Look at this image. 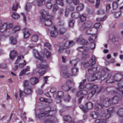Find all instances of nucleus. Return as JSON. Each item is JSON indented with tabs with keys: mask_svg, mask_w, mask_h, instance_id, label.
Returning <instances> with one entry per match:
<instances>
[{
	"mask_svg": "<svg viewBox=\"0 0 123 123\" xmlns=\"http://www.w3.org/2000/svg\"><path fill=\"white\" fill-rule=\"evenodd\" d=\"M12 16L13 18L15 19H18L20 18L19 15L15 12L13 13Z\"/></svg>",
	"mask_w": 123,
	"mask_h": 123,
	"instance_id": "nucleus-37",
	"label": "nucleus"
},
{
	"mask_svg": "<svg viewBox=\"0 0 123 123\" xmlns=\"http://www.w3.org/2000/svg\"><path fill=\"white\" fill-rule=\"evenodd\" d=\"M24 58V57L23 55H20L18 56L17 60L15 62V63H17L18 62V61L23 59Z\"/></svg>",
	"mask_w": 123,
	"mask_h": 123,
	"instance_id": "nucleus-51",
	"label": "nucleus"
},
{
	"mask_svg": "<svg viewBox=\"0 0 123 123\" xmlns=\"http://www.w3.org/2000/svg\"><path fill=\"white\" fill-rule=\"evenodd\" d=\"M103 119H96L95 121V123H105L106 122V120Z\"/></svg>",
	"mask_w": 123,
	"mask_h": 123,
	"instance_id": "nucleus-32",
	"label": "nucleus"
},
{
	"mask_svg": "<svg viewBox=\"0 0 123 123\" xmlns=\"http://www.w3.org/2000/svg\"><path fill=\"white\" fill-rule=\"evenodd\" d=\"M30 4L29 3H27L26 4V5L25 6V10L26 11H28L29 10L30 8Z\"/></svg>",
	"mask_w": 123,
	"mask_h": 123,
	"instance_id": "nucleus-60",
	"label": "nucleus"
},
{
	"mask_svg": "<svg viewBox=\"0 0 123 123\" xmlns=\"http://www.w3.org/2000/svg\"><path fill=\"white\" fill-rule=\"evenodd\" d=\"M109 70L107 68H104L101 72H99L93 74L92 76L91 80H90L89 79V80L92 81L97 79H99L100 78L103 80L105 79L109 74Z\"/></svg>",
	"mask_w": 123,
	"mask_h": 123,
	"instance_id": "nucleus-2",
	"label": "nucleus"
},
{
	"mask_svg": "<svg viewBox=\"0 0 123 123\" xmlns=\"http://www.w3.org/2000/svg\"><path fill=\"white\" fill-rule=\"evenodd\" d=\"M73 83V82L70 80H68L66 82L65 84L61 86L62 88L65 91H69L72 88V87L69 86L68 85Z\"/></svg>",
	"mask_w": 123,
	"mask_h": 123,
	"instance_id": "nucleus-13",
	"label": "nucleus"
},
{
	"mask_svg": "<svg viewBox=\"0 0 123 123\" xmlns=\"http://www.w3.org/2000/svg\"><path fill=\"white\" fill-rule=\"evenodd\" d=\"M118 102V100H106L105 101L103 102V105L101 104H96L95 107L96 109H101L103 106L108 107L110 105H111V103L113 104H116Z\"/></svg>",
	"mask_w": 123,
	"mask_h": 123,
	"instance_id": "nucleus-4",
	"label": "nucleus"
},
{
	"mask_svg": "<svg viewBox=\"0 0 123 123\" xmlns=\"http://www.w3.org/2000/svg\"><path fill=\"white\" fill-rule=\"evenodd\" d=\"M111 7L109 4L107 5L106 6V13L108 12L110 10Z\"/></svg>",
	"mask_w": 123,
	"mask_h": 123,
	"instance_id": "nucleus-58",
	"label": "nucleus"
},
{
	"mask_svg": "<svg viewBox=\"0 0 123 123\" xmlns=\"http://www.w3.org/2000/svg\"><path fill=\"white\" fill-rule=\"evenodd\" d=\"M63 11V9L62 8H61L59 9L58 11V13L60 16H61L62 15Z\"/></svg>",
	"mask_w": 123,
	"mask_h": 123,
	"instance_id": "nucleus-61",
	"label": "nucleus"
},
{
	"mask_svg": "<svg viewBox=\"0 0 123 123\" xmlns=\"http://www.w3.org/2000/svg\"><path fill=\"white\" fill-rule=\"evenodd\" d=\"M96 58L94 55L92 56L91 59L90 60L89 63L88 62H85L83 64L84 67L87 68L89 66H91L96 63Z\"/></svg>",
	"mask_w": 123,
	"mask_h": 123,
	"instance_id": "nucleus-9",
	"label": "nucleus"
},
{
	"mask_svg": "<svg viewBox=\"0 0 123 123\" xmlns=\"http://www.w3.org/2000/svg\"><path fill=\"white\" fill-rule=\"evenodd\" d=\"M77 59L74 60H72L70 61V63L72 65L75 66L76 64L78 63V62L77 61Z\"/></svg>",
	"mask_w": 123,
	"mask_h": 123,
	"instance_id": "nucleus-49",
	"label": "nucleus"
},
{
	"mask_svg": "<svg viewBox=\"0 0 123 123\" xmlns=\"http://www.w3.org/2000/svg\"><path fill=\"white\" fill-rule=\"evenodd\" d=\"M58 7L56 4H54L53 6V12L55 13L57 10L58 9Z\"/></svg>",
	"mask_w": 123,
	"mask_h": 123,
	"instance_id": "nucleus-54",
	"label": "nucleus"
},
{
	"mask_svg": "<svg viewBox=\"0 0 123 123\" xmlns=\"http://www.w3.org/2000/svg\"><path fill=\"white\" fill-rule=\"evenodd\" d=\"M17 51L15 50H13L11 51L9 56L10 58L12 60L17 55Z\"/></svg>",
	"mask_w": 123,
	"mask_h": 123,
	"instance_id": "nucleus-23",
	"label": "nucleus"
},
{
	"mask_svg": "<svg viewBox=\"0 0 123 123\" xmlns=\"http://www.w3.org/2000/svg\"><path fill=\"white\" fill-rule=\"evenodd\" d=\"M113 112V108H111L107 110V113L105 114L104 112H102L99 113L98 115L95 112H92L91 113L90 116L91 117L94 119L97 118L98 119H101L102 117H105V119H108L111 116L112 113Z\"/></svg>",
	"mask_w": 123,
	"mask_h": 123,
	"instance_id": "nucleus-1",
	"label": "nucleus"
},
{
	"mask_svg": "<svg viewBox=\"0 0 123 123\" xmlns=\"http://www.w3.org/2000/svg\"><path fill=\"white\" fill-rule=\"evenodd\" d=\"M32 92V88L31 87H28L24 88V91L20 90L19 96L21 98L23 94L25 95H29L31 94Z\"/></svg>",
	"mask_w": 123,
	"mask_h": 123,
	"instance_id": "nucleus-10",
	"label": "nucleus"
},
{
	"mask_svg": "<svg viewBox=\"0 0 123 123\" xmlns=\"http://www.w3.org/2000/svg\"><path fill=\"white\" fill-rule=\"evenodd\" d=\"M101 25V23L99 22L96 23L94 25V26L96 29L98 28Z\"/></svg>",
	"mask_w": 123,
	"mask_h": 123,
	"instance_id": "nucleus-53",
	"label": "nucleus"
},
{
	"mask_svg": "<svg viewBox=\"0 0 123 123\" xmlns=\"http://www.w3.org/2000/svg\"><path fill=\"white\" fill-rule=\"evenodd\" d=\"M26 114V113L25 112H22L20 114V117L23 120H25L26 119V117L25 116Z\"/></svg>",
	"mask_w": 123,
	"mask_h": 123,
	"instance_id": "nucleus-45",
	"label": "nucleus"
},
{
	"mask_svg": "<svg viewBox=\"0 0 123 123\" xmlns=\"http://www.w3.org/2000/svg\"><path fill=\"white\" fill-rule=\"evenodd\" d=\"M26 28H25L23 30L24 37L25 39L28 38L29 36L30 35V34L29 32L28 31L26 30Z\"/></svg>",
	"mask_w": 123,
	"mask_h": 123,
	"instance_id": "nucleus-26",
	"label": "nucleus"
},
{
	"mask_svg": "<svg viewBox=\"0 0 123 123\" xmlns=\"http://www.w3.org/2000/svg\"><path fill=\"white\" fill-rule=\"evenodd\" d=\"M75 44V42L73 41H67L64 44L65 46L67 48L73 46Z\"/></svg>",
	"mask_w": 123,
	"mask_h": 123,
	"instance_id": "nucleus-21",
	"label": "nucleus"
},
{
	"mask_svg": "<svg viewBox=\"0 0 123 123\" xmlns=\"http://www.w3.org/2000/svg\"><path fill=\"white\" fill-rule=\"evenodd\" d=\"M117 114L118 117H123V108H119L117 111Z\"/></svg>",
	"mask_w": 123,
	"mask_h": 123,
	"instance_id": "nucleus-27",
	"label": "nucleus"
},
{
	"mask_svg": "<svg viewBox=\"0 0 123 123\" xmlns=\"http://www.w3.org/2000/svg\"><path fill=\"white\" fill-rule=\"evenodd\" d=\"M64 95V93L62 91H58L57 93H54L53 96L54 98H56V99L58 98H62Z\"/></svg>",
	"mask_w": 123,
	"mask_h": 123,
	"instance_id": "nucleus-17",
	"label": "nucleus"
},
{
	"mask_svg": "<svg viewBox=\"0 0 123 123\" xmlns=\"http://www.w3.org/2000/svg\"><path fill=\"white\" fill-rule=\"evenodd\" d=\"M29 81L31 85H34L37 83L38 80L37 78L34 77L31 78Z\"/></svg>",
	"mask_w": 123,
	"mask_h": 123,
	"instance_id": "nucleus-25",
	"label": "nucleus"
},
{
	"mask_svg": "<svg viewBox=\"0 0 123 123\" xmlns=\"http://www.w3.org/2000/svg\"><path fill=\"white\" fill-rule=\"evenodd\" d=\"M37 68L39 70L38 71V73L40 76L43 75L45 73V69L47 67V65H43L41 63L37 64Z\"/></svg>",
	"mask_w": 123,
	"mask_h": 123,
	"instance_id": "nucleus-8",
	"label": "nucleus"
},
{
	"mask_svg": "<svg viewBox=\"0 0 123 123\" xmlns=\"http://www.w3.org/2000/svg\"><path fill=\"white\" fill-rule=\"evenodd\" d=\"M84 8V6L83 4H80L76 7L77 10L80 11L82 10Z\"/></svg>",
	"mask_w": 123,
	"mask_h": 123,
	"instance_id": "nucleus-47",
	"label": "nucleus"
},
{
	"mask_svg": "<svg viewBox=\"0 0 123 123\" xmlns=\"http://www.w3.org/2000/svg\"><path fill=\"white\" fill-rule=\"evenodd\" d=\"M72 75L75 76L78 74V69L76 68H73L72 70Z\"/></svg>",
	"mask_w": 123,
	"mask_h": 123,
	"instance_id": "nucleus-29",
	"label": "nucleus"
},
{
	"mask_svg": "<svg viewBox=\"0 0 123 123\" xmlns=\"http://www.w3.org/2000/svg\"><path fill=\"white\" fill-rule=\"evenodd\" d=\"M67 68L68 67L66 65H63L61 67V74H62L64 77L65 78L68 77L70 78L71 76V75H70V74L68 73V71H66Z\"/></svg>",
	"mask_w": 123,
	"mask_h": 123,
	"instance_id": "nucleus-7",
	"label": "nucleus"
},
{
	"mask_svg": "<svg viewBox=\"0 0 123 123\" xmlns=\"http://www.w3.org/2000/svg\"><path fill=\"white\" fill-rule=\"evenodd\" d=\"M33 52L34 55L36 58L38 59L41 62H43L45 61L40 56L39 53L36 50L34 49Z\"/></svg>",
	"mask_w": 123,
	"mask_h": 123,
	"instance_id": "nucleus-16",
	"label": "nucleus"
},
{
	"mask_svg": "<svg viewBox=\"0 0 123 123\" xmlns=\"http://www.w3.org/2000/svg\"><path fill=\"white\" fill-rule=\"evenodd\" d=\"M64 120L66 122H70L72 121V118L69 116H66L63 117Z\"/></svg>",
	"mask_w": 123,
	"mask_h": 123,
	"instance_id": "nucleus-42",
	"label": "nucleus"
},
{
	"mask_svg": "<svg viewBox=\"0 0 123 123\" xmlns=\"http://www.w3.org/2000/svg\"><path fill=\"white\" fill-rule=\"evenodd\" d=\"M79 13L78 12L73 13L71 14L72 17L75 19L78 18L79 17Z\"/></svg>",
	"mask_w": 123,
	"mask_h": 123,
	"instance_id": "nucleus-38",
	"label": "nucleus"
},
{
	"mask_svg": "<svg viewBox=\"0 0 123 123\" xmlns=\"http://www.w3.org/2000/svg\"><path fill=\"white\" fill-rule=\"evenodd\" d=\"M41 14L42 15V19H45L47 16H51L48 15V12L43 9L41 10L40 11Z\"/></svg>",
	"mask_w": 123,
	"mask_h": 123,
	"instance_id": "nucleus-19",
	"label": "nucleus"
},
{
	"mask_svg": "<svg viewBox=\"0 0 123 123\" xmlns=\"http://www.w3.org/2000/svg\"><path fill=\"white\" fill-rule=\"evenodd\" d=\"M51 0H49V2H47L46 3V6L48 9H50L52 6V4L51 3L50 1Z\"/></svg>",
	"mask_w": 123,
	"mask_h": 123,
	"instance_id": "nucleus-46",
	"label": "nucleus"
},
{
	"mask_svg": "<svg viewBox=\"0 0 123 123\" xmlns=\"http://www.w3.org/2000/svg\"><path fill=\"white\" fill-rule=\"evenodd\" d=\"M54 17L52 16H47L45 19H43L44 20L43 21V23L44 25L47 26H49L52 24V21L50 19H53Z\"/></svg>",
	"mask_w": 123,
	"mask_h": 123,
	"instance_id": "nucleus-11",
	"label": "nucleus"
},
{
	"mask_svg": "<svg viewBox=\"0 0 123 123\" xmlns=\"http://www.w3.org/2000/svg\"><path fill=\"white\" fill-rule=\"evenodd\" d=\"M89 41L91 42V46H93V47H91V49H94L95 48V44L94 43H92L93 41V39L91 37H90L88 39Z\"/></svg>",
	"mask_w": 123,
	"mask_h": 123,
	"instance_id": "nucleus-40",
	"label": "nucleus"
},
{
	"mask_svg": "<svg viewBox=\"0 0 123 123\" xmlns=\"http://www.w3.org/2000/svg\"><path fill=\"white\" fill-rule=\"evenodd\" d=\"M24 62L23 63H21L19 64V67L20 68H22L24 66L26 65V62L25 60H24Z\"/></svg>",
	"mask_w": 123,
	"mask_h": 123,
	"instance_id": "nucleus-63",
	"label": "nucleus"
},
{
	"mask_svg": "<svg viewBox=\"0 0 123 123\" xmlns=\"http://www.w3.org/2000/svg\"><path fill=\"white\" fill-rule=\"evenodd\" d=\"M95 92V90L92 91L91 92H90L88 94V97H87V99L88 100L90 99L93 95Z\"/></svg>",
	"mask_w": 123,
	"mask_h": 123,
	"instance_id": "nucleus-36",
	"label": "nucleus"
},
{
	"mask_svg": "<svg viewBox=\"0 0 123 123\" xmlns=\"http://www.w3.org/2000/svg\"><path fill=\"white\" fill-rule=\"evenodd\" d=\"M38 36L37 34H35L32 36L31 40L32 41L34 42H36L38 40Z\"/></svg>",
	"mask_w": 123,
	"mask_h": 123,
	"instance_id": "nucleus-30",
	"label": "nucleus"
},
{
	"mask_svg": "<svg viewBox=\"0 0 123 123\" xmlns=\"http://www.w3.org/2000/svg\"><path fill=\"white\" fill-rule=\"evenodd\" d=\"M123 74L120 73H117L115 74L113 77L111 76V77L109 78V80L113 79L114 81L118 82L121 81L123 79Z\"/></svg>",
	"mask_w": 123,
	"mask_h": 123,
	"instance_id": "nucleus-12",
	"label": "nucleus"
},
{
	"mask_svg": "<svg viewBox=\"0 0 123 123\" xmlns=\"http://www.w3.org/2000/svg\"><path fill=\"white\" fill-rule=\"evenodd\" d=\"M66 31V29L65 28H61L59 30V34L60 36L63 35L65 33Z\"/></svg>",
	"mask_w": 123,
	"mask_h": 123,
	"instance_id": "nucleus-33",
	"label": "nucleus"
},
{
	"mask_svg": "<svg viewBox=\"0 0 123 123\" xmlns=\"http://www.w3.org/2000/svg\"><path fill=\"white\" fill-rule=\"evenodd\" d=\"M50 111L43 112L39 113L38 116V117L39 118L42 119L44 117H46L49 116L48 120H46L44 121V123H53L56 122L57 119L54 116L49 115V113Z\"/></svg>",
	"mask_w": 123,
	"mask_h": 123,
	"instance_id": "nucleus-3",
	"label": "nucleus"
},
{
	"mask_svg": "<svg viewBox=\"0 0 123 123\" xmlns=\"http://www.w3.org/2000/svg\"><path fill=\"white\" fill-rule=\"evenodd\" d=\"M64 49V47L63 46H61L58 49V51L60 52H62Z\"/></svg>",
	"mask_w": 123,
	"mask_h": 123,
	"instance_id": "nucleus-64",
	"label": "nucleus"
},
{
	"mask_svg": "<svg viewBox=\"0 0 123 123\" xmlns=\"http://www.w3.org/2000/svg\"><path fill=\"white\" fill-rule=\"evenodd\" d=\"M93 104L92 102L89 101L86 103L85 104V106L80 105L79 107L84 113L85 112L88 111V109H92L93 108Z\"/></svg>",
	"mask_w": 123,
	"mask_h": 123,
	"instance_id": "nucleus-6",
	"label": "nucleus"
},
{
	"mask_svg": "<svg viewBox=\"0 0 123 123\" xmlns=\"http://www.w3.org/2000/svg\"><path fill=\"white\" fill-rule=\"evenodd\" d=\"M10 43L13 45L17 43L16 39L12 37H11L10 38Z\"/></svg>",
	"mask_w": 123,
	"mask_h": 123,
	"instance_id": "nucleus-41",
	"label": "nucleus"
},
{
	"mask_svg": "<svg viewBox=\"0 0 123 123\" xmlns=\"http://www.w3.org/2000/svg\"><path fill=\"white\" fill-rule=\"evenodd\" d=\"M114 9H116L118 7L117 3L116 2H114L112 5Z\"/></svg>",
	"mask_w": 123,
	"mask_h": 123,
	"instance_id": "nucleus-55",
	"label": "nucleus"
},
{
	"mask_svg": "<svg viewBox=\"0 0 123 123\" xmlns=\"http://www.w3.org/2000/svg\"><path fill=\"white\" fill-rule=\"evenodd\" d=\"M122 94V97H121L119 94H117V95L114 96L112 99L111 100H119L123 99V90H120Z\"/></svg>",
	"mask_w": 123,
	"mask_h": 123,
	"instance_id": "nucleus-20",
	"label": "nucleus"
},
{
	"mask_svg": "<svg viewBox=\"0 0 123 123\" xmlns=\"http://www.w3.org/2000/svg\"><path fill=\"white\" fill-rule=\"evenodd\" d=\"M79 17L80 18V21L81 22L85 21L86 18V17L83 15H80Z\"/></svg>",
	"mask_w": 123,
	"mask_h": 123,
	"instance_id": "nucleus-43",
	"label": "nucleus"
},
{
	"mask_svg": "<svg viewBox=\"0 0 123 123\" xmlns=\"http://www.w3.org/2000/svg\"><path fill=\"white\" fill-rule=\"evenodd\" d=\"M87 90H83L82 91H80L77 93V95L79 96V94H82L83 95H85L87 94Z\"/></svg>",
	"mask_w": 123,
	"mask_h": 123,
	"instance_id": "nucleus-39",
	"label": "nucleus"
},
{
	"mask_svg": "<svg viewBox=\"0 0 123 123\" xmlns=\"http://www.w3.org/2000/svg\"><path fill=\"white\" fill-rule=\"evenodd\" d=\"M44 46L48 47V48L50 49H51V46L49 43H45L44 44Z\"/></svg>",
	"mask_w": 123,
	"mask_h": 123,
	"instance_id": "nucleus-59",
	"label": "nucleus"
},
{
	"mask_svg": "<svg viewBox=\"0 0 123 123\" xmlns=\"http://www.w3.org/2000/svg\"><path fill=\"white\" fill-rule=\"evenodd\" d=\"M45 55L47 58H48L50 57L51 56V53L50 52L47 51L45 52Z\"/></svg>",
	"mask_w": 123,
	"mask_h": 123,
	"instance_id": "nucleus-62",
	"label": "nucleus"
},
{
	"mask_svg": "<svg viewBox=\"0 0 123 123\" xmlns=\"http://www.w3.org/2000/svg\"><path fill=\"white\" fill-rule=\"evenodd\" d=\"M86 88L88 89H94L92 90H95L96 91V89L98 88L97 86L94 84H88L86 85Z\"/></svg>",
	"mask_w": 123,
	"mask_h": 123,
	"instance_id": "nucleus-18",
	"label": "nucleus"
},
{
	"mask_svg": "<svg viewBox=\"0 0 123 123\" xmlns=\"http://www.w3.org/2000/svg\"><path fill=\"white\" fill-rule=\"evenodd\" d=\"M18 3L17 2H16L13 5V6L12 8V10L14 11H16V10L18 8Z\"/></svg>",
	"mask_w": 123,
	"mask_h": 123,
	"instance_id": "nucleus-44",
	"label": "nucleus"
},
{
	"mask_svg": "<svg viewBox=\"0 0 123 123\" xmlns=\"http://www.w3.org/2000/svg\"><path fill=\"white\" fill-rule=\"evenodd\" d=\"M93 24L92 22L90 21H88L85 22L83 25L80 27V30L83 31L85 29L91 27Z\"/></svg>",
	"mask_w": 123,
	"mask_h": 123,
	"instance_id": "nucleus-14",
	"label": "nucleus"
},
{
	"mask_svg": "<svg viewBox=\"0 0 123 123\" xmlns=\"http://www.w3.org/2000/svg\"><path fill=\"white\" fill-rule=\"evenodd\" d=\"M97 13L99 14H104L105 13V11L103 9H100L97 11Z\"/></svg>",
	"mask_w": 123,
	"mask_h": 123,
	"instance_id": "nucleus-56",
	"label": "nucleus"
},
{
	"mask_svg": "<svg viewBox=\"0 0 123 123\" xmlns=\"http://www.w3.org/2000/svg\"><path fill=\"white\" fill-rule=\"evenodd\" d=\"M75 21L74 20H70L69 23V25L70 27H73L74 26Z\"/></svg>",
	"mask_w": 123,
	"mask_h": 123,
	"instance_id": "nucleus-52",
	"label": "nucleus"
},
{
	"mask_svg": "<svg viewBox=\"0 0 123 123\" xmlns=\"http://www.w3.org/2000/svg\"><path fill=\"white\" fill-rule=\"evenodd\" d=\"M37 5L39 6H41L45 4V0H37Z\"/></svg>",
	"mask_w": 123,
	"mask_h": 123,
	"instance_id": "nucleus-35",
	"label": "nucleus"
},
{
	"mask_svg": "<svg viewBox=\"0 0 123 123\" xmlns=\"http://www.w3.org/2000/svg\"><path fill=\"white\" fill-rule=\"evenodd\" d=\"M97 70V68H91L89 69L88 70V73L89 74H93L95 73V71Z\"/></svg>",
	"mask_w": 123,
	"mask_h": 123,
	"instance_id": "nucleus-28",
	"label": "nucleus"
},
{
	"mask_svg": "<svg viewBox=\"0 0 123 123\" xmlns=\"http://www.w3.org/2000/svg\"><path fill=\"white\" fill-rule=\"evenodd\" d=\"M56 2L58 4L63 6H64V4L63 2H61L60 1L58 0H55Z\"/></svg>",
	"mask_w": 123,
	"mask_h": 123,
	"instance_id": "nucleus-57",
	"label": "nucleus"
},
{
	"mask_svg": "<svg viewBox=\"0 0 123 123\" xmlns=\"http://www.w3.org/2000/svg\"><path fill=\"white\" fill-rule=\"evenodd\" d=\"M23 85L24 88L29 87L28 86V80H25L23 82Z\"/></svg>",
	"mask_w": 123,
	"mask_h": 123,
	"instance_id": "nucleus-48",
	"label": "nucleus"
},
{
	"mask_svg": "<svg viewBox=\"0 0 123 123\" xmlns=\"http://www.w3.org/2000/svg\"><path fill=\"white\" fill-rule=\"evenodd\" d=\"M90 49L84 46L80 47L78 48V49L79 51L83 52L82 56L85 58L89 57V50Z\"/></svg>",
	"mask_w": 123,
	"mask_h": 123,
	"instance_id": "nucleus-5",
	"label": "nucleus"
},
{
	"mask_svg": "<svg viewBox=\"0 0 123 123\" xmlns=\"http://www.w3.org/2000/svg\"><path fill=\"white\" fill-rule=\"evenodd\" d=\"M7 24L5 23H4L3 24H1V23L0 25V30L1 32H3L6 30L7 28Z\"/></svg>",
	"mask_w": 123,
	"mask_h": 123,
	"instance_id": "nucleus-22",
	"label": "nucleus"
},
{
	"mask_svg": "<svg viewBox=\"0 0 123 123\" xmlns=\"http://www.w3.org/2000/svg\"><path fill=\"white\" fill-rule=\"evenodd\" d=\"M30 68L28 67H27L25 68H24L20 72V75H21L24 74H25L26 71H29Z\"/></svg>",
	"mask_w": 123,
	"mask_h": 123,
	"instance_id": "nucleus-34",
	"label": "nucleus"
},
{
	"mask_svg": "<svg viewBox=\"0 0 123 123\" xmlns=\"http://www.w3.org/2000/svg\"><path fill=\"white\" fill-rule=\"evenodd\" d=\"M52 28L53 30H52L50 32V35L52 37H55L58 35V31L55 26H53L52 27Z\"/></svg>",
	"mask_w": 123,
	"mask_h": 123,
	"instance_id": "nucleus-15",
	"label": "nucleus"
},
{
	"mask_svg": "<svg viewBox=\"0 0 123 123\" xmlns=\"http://www.w3.org/2000/svg\"><path fill=\"white\" fill-rule=\"evenodd\" d=\"M86 80L84 79L80 83V85L79 86V89H81L82 87H83V88L84 87H86V86H85L84 84V83L86 81Z\"/></svg>",
	"mask_w": 123,
	"mask_h": 123,
	"instance_id": "nucleus-31",
	"label": "nucleus"
},
{
	"mask_svg": "<svg viewBox=\"0 0 123 123\" xmlns=\"http://www.w3.org/2000/svg\"><path fill=\"white\" fill-rule=\"evenodd\" d=\"M121 13V11H120L118 12H115L114 14V16L115 18H117L119 17Z\"/></svg>",
	"mask_w": 123,
	"mask_h": 123,
	"instance_id": "nucleus-50",
	"label": "nucleus"
},
{
	"mask_svg": "<svg viewBox=\"0 0 123 123\" xmlns=\"http://www.w3.org/2000/svg\"><path fill=\"white\" fill-rule=\"evenodd\" d=\"M76 41L79 43L81 44H86L87 43V40H85L82 38H78Z\"/></svg>",
	"mask_w": 123,
	"mask_h": 123,
	"instance_id": "nucleus-24",
	"label": "nucleus"
}]
</instances>
